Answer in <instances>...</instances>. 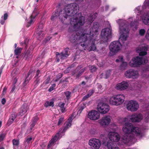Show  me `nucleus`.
<instances>
[{
  "label": "nucleus",
  "mask_w": 149,
  "mask_h": 149,
  "mask_svg": "<svg viewBox=\"0 0 149 149\" xmlns=\"http://www.w3.org/2000/svg\"><path fill=\"white\" fill-rule=\"evenodd\" d=\"M148 6H149V0H146L142 7L139 6L135 9L134 11L136 15V19L134 21L132 17L129 18L127 21L122 19L117 21L119 25L120 40L123 42L128 37L129 25L130 26H132L141 21L145 25H149V11H144L143 10Z\"/></svg>",
  "instance_id": "nucleus-1"
},
{
  "label": "nucleus",
  "mask_w": 149,
  "mask_h": 149,
  "mask_svg": "<svg viewBox=\"0 0 149 149\" xmlns=\"http://www.w3.org/2000/svg\"><path fill=\"white\" fill-rule=\"evenodd\" d=\"M98 28V23L94 22L89 31H84L81 34L77 33L76 34H73L70 36V40L71 42L76 44H80L82 47H85L86 48L88 47V50L89 51H94L96 49L95 44V39L94 36L97 34Z\"/></svg>",
  "instance_id": "nucleus-2"
},
{
  "label": "nucleus",
  "mask_w": 149,
  "mask_h": 149,
  "mask_svg": "<svg viewBox=\"0 0 149 149\" xmlns=\"http://www.w3.org/2000/svg\"><path fill=\"white\" fill-rule=\"evenodd\" d=\"M119 122L123 124L122 130L125 133L124 135L122 137L120 145L127 144V143L132 142L135 136L139 137H142L143 135L140 129L138 127L133 126L130 123L127 122L128 121V118H121L119 120Z\"/></svg>",
  "instance_id": "nucleus-3"
},
{
  "label": "nucleus",
  "mask_w": 149,
  "mask_h": 149,
  "mask_svg": "<svg viewBox=\"0 0 149 149\" xmlns=\"http://www.w3.org/2000/svg\"><path fill=\"white\" fill-rule=\"evenodd\" d=\"M79 9V7L76 3L67 5L65 6L64 8L63 13H62V11L59 13L58 11L55 12L52 16L51 19L52 20H54L59 16V19L63 22L70 16H74L76 14Z\"/></svg>",
  "instance_id": "nucleus-4"
},
{
  "label": "nucleus",
  "mask_w": 149,
  "mask_h": 149,
  "mask_svg": "<svg viewBox=\"0 0 149 149\" xmlns=\"http://www.w3.org/2000/svg\"><path fill=\"white\" fill-rule=\"evenodd\" d=\"M148 48L149 45L143 44L139 46L136 49V51L139 53L140 56H137L132 58L129 63L130 66L132 67H135L147 63V58L141 56L146 55V51Z\"/></svg>",
  "instance_id": "nucleus-5"
},
{
  "label": "nucleus",
  "mask_w": 149,
  "mask_h": 149,
  "mask_svg": "<svg viewBox=\"0 0 149 149\" xmlns=\"http://www.w3.org/2000/svg\"><path fill=\"white\" fill-rule=\"evenodd\" d=\"M72 121V119L70 117L65 122L63 130H62V129H60L58 132L49 141L47 146L48 148H50L57 140L64 135V133L71 126Z\"/></svg>",
  "instance_id": "nucleus-6"
},
{
  "label": "nucleus",
  "mask_w": 149,
  "mask_h": 149,
  "mask_svg": "<svg viewBox=\"0 0 149 149\" xmlns=\"http://www.w3.org/2000/svg\"><path fill=\"white\" fill-rule=\"evenodd\" d=\"M84 22V17L78 14L70 19L71 26L68 29L69 32L76 30L78 28L83 25Z\"/></svg>",
  "instance_id": "nucleus-7"
},
{
  "label": "nucleus",
  "mask_w": 149,
  "mask_h": 149,
  "mask_svg": "<svg viewBox=\"0 0 149 149\" xmlns=\"http://www.w3.org/2000/svg\"><path fill=\"white\" fill-rule=\"evenodd\" d=\"M125 96L123 94L114 95L110 97L109 103L112 105L118 106L122 104L124 101Z\"/></svg>",
  "instance_id": "nucleus-8"
},
{
  "label": "nucleus",
  "mask_w": 149,
  "mask_h": 149,
  "mask_svg": "<svg viewBox=\"0 0 149 149\" xmlns=\"http://www.w3.org/2000/svg\"><path fill=\"white\" fill-rule=\"evenodd\" d=\"M122 47V45L119 41H114L112 42L109 46L110 51V55L112 56L116 54L121 50Z\"/></svg>",
  "instance_id": "nucleus-9"
},
{
  "label": "nucleus",
  "mask_w": 149,
  "mask_h": 149,
  "mask_svg": "<svg viewBox=\"0 0 149 149\" xmlns=\"http://www.w3.org/2000/svg\"><path fill=\"white\" fill-rule=\"evenodd\" d=\"M111 32L110 28L103 29L101 33V40L104 42L107 41L111 37Z\"/></svg>",
  "instance_id": "nucleus-10"
},
{
  "label": "nucleus",
  "mask_w": 149,
  "mask_h": 149,
  "mask_svg": "<svg viewBox=\"0 0 149 149\" xmlns=\"http://www.w3.org/2000/svg\"><path fill=\"white\" fill-rule=\"evenodd\" d=\"M127 109L131 112L136 111L139 107L138 103L136 100H131L129 101L126 104Z\"/></svg>",
  "instance_id": "nucleus-11"
},
{
  "label": "nucleus",
  "mask_w": 149,
  "mask_h": 149,
  "mask_svg": "<svg viewBox=\"0 0 149 149\" xmlns=\"http://www.w3.org/2000/svg\"><path fill=\"white\" fill-rule=\"evenodd\" d=\"M125 77L133 79H138L140 76L139 71L134 69H130L126 71L124 74Z\"/></svg>",
  "instance_id": "nucleus-12"
},
{
  "label": "nucleus",
  "mask_w": 149,
  "mask_h": 149,
  "mask_svg": "<svg viewBox=\"0 0 149 149\" xmlns=\"http://www.w3.org/2000/svg\"><path fill=\"white\" fill-rule=\"evenodd\" d=\"M88 145L92 149H99L101 145V142L98 139L93 138L89 140Z\"/></svg>",
  "instance_id": "nucleus-13"
},
{
  "label": "nucleus",
  "mask_w": 149,
  "mask_h": 149,
  "mask_svg": "<svg viewBox=\"0 0 149 149\" xmlns=\"http://www.w3.org/2000/svg\"><path fill=\"white\" fill-rule=\"evenodd\" d=\"M97 109L99 113L105 114L108 112L110 109V107L107 104L101 102L99 103Z\"/></svg>",
  "instance_id": "nucleus-14"
},
{
  "label": "nucleus",
  "mask_w": 149,
  "mask_h": 149,
  "mask_svg": "<svg viewBox=\"0 0 149 149\" xmlns=\"http://www.w3.org/2000/svg\"><path fill=\"white\" fill-rule=\"evenodd\" d=\"M111 117L109 115H106L98 120V123L100 125L103 127L108 126L111 123Z\"/></svg>",
  "instance_id": "nucleus-15"
},
{
  "label": "nucleus",
  "mask_w": 149,
  "mask_h": 149,
  "mask_svg": "<svg viewBox=\"0 0 149 149\" xmlns=\"http://www.w3.org/2000/svg\"><path fill=\"white\" fill-rule=\"evenodd\" d=\"M128 118L132 122H138L141 121L143 119V116L141 113H134L129 116Z\"/></svg>",
  "instance_id": "nucleus-16"
},
{
  "label": "nucleus",
  "mask_w": 149,
  "mask_h": 149,
  "mask_svg": "<svg viewBox=\"0 0 149 149\" xmlns=\"http://www.w3.org/2000/svg\"><path fill=\"white\" fill-rule=\"evenodd\" d=\"M100 113L97 111L93 110L90 111L88 114V118L91 120H96L100 118Z\"/></svg>",
  "instance_id": "nucleus-17"
},
{
  "label": "nucleus",
  "mask_w": 149,
  "mask_h": 149,
  "mask_svg": "<svg viewBox=\"0 0 149 149\" xmlns=\"http://www.w3.org/2000/svg\"><path fill=\"white\" fill-rule=\"evenodd\" d=\"M108 136L110 140L109 141L117 142L120 139V137L119 134L115 132H110L108 134Z\"/></svg>",
  "instance_id": "nucleus-18"
},
{
  "label": "nucleus",
  "mask_w": 149,
  "mask_h": 149,
  "mask_svg": "<svg viewBox=\"0 0 149 149\" xmlns=\"http://www.w3.org/2000/svg\"><path fill=\"white\" fill-rule=\"evenodd\" d=\"M128 86V82L124 81L117 84L115 88L117 90L122 91L126 89Z\"/></svg>",
  "instance_id": "nucleus-19"
},
{
  "label": "nucleus",
  "mask_w": 149,
  "mask_h": 149,
  "mask_svg": "<svg viewBox=\"0 0 149 149\" xmlns=\"http://www.w3.org/2000/svg\"><path fill=\"white\" fill-rule=\"evenodd\" d=\"M116 61L117 63L120 62H122V64L120 67V70H124L126 68L127 65V63L126 62L123 61V56H119L118 58L116 60Z\"/></svg>",
  "instance_id": "nucleus-20"
},
{
  "label": "nucleus",
  "mask_w": 149,
  "mask_h": 149,
  "mask_svg": "<svg viewBox=\"0 0 149 149\" xmlns=\"http://www.w3.org/2000/svg\"><path fill=\"white\" fill-rule=\"evenodd\" d=\"M43 27V22H40L39 24L38 28L37 29L36 32L37 35L38 36H39L40 38H41L43 34L42 33L43 31L42 29Z\"/></svg>",
  "instance_id": "nucleus-21"
},
{
  "label": "nucleus",
  "mask_w": 149,
  "mask_h": 149,
  "mask_svg": "<svg viewBox=\"0 0 149 149\" xmlns=\"http://www.w3.org/2000/svg\"><path fill=\"white\" fill-rule=\"evenodd\" d=\"M106 146L107 149H119L115 144L111 141H108Z\"/></svg>",
  "instance_id": "nucleus-22"
},
{
  "label": "nucleus",
  "mask_w": 149,
  "mask_h": 149,
  "mask_svg": "<svg viewBox=\"0 0 149 149\" xmlns=\"http://www.w3.org/2000/svg\"><path fill=\"white\" fill-rule=\"evenodd\" d=\"M68 56V53H64L63 52H62L60 54L57 52L56 54V57H60V58L62 59H66Z\"/></svg>",
  "instance_id": "nucleus-23"
},
{
  "label": "nucleus",
  "mask_w": 149,
  "mask_h": 149,
  "mask_svg": "<svg viewBox=\"0 0 149 149\" xmlns=\"http://www.w3.org/2000/svg\"><path fill=\"white\" fill-rule=\"evenodd\" d=\"M16 116L17 114L15 113H13L11 114L7 123L9 125H10L13 123L16 118Z\"/></svg>",
  "instance_id": "nucleus-24"
},
{
  "label": "nucleus",
  "mask_w": 149,
  "mask_h": 149,
  "mask_svg": "<svg viewBox=\"0 0 149 149\" xmlns=\"http://www.w3.org/2000/svg\"><path fill=\"white\" fill-rule=\"evenodd\" d=\"M65 105V104L62 102H60L58 104V106L60 107V109L62 113H64L66 111Z\"/></svg>",
  "instance_id": "nucleus-25"
},
{
  "label": "nucleus",
  "mask_w": 149,
  "mask_h": 149,
  "mask_svg": "<svg viewBox=\"0 0 149 149\" xmlns=\"http://www.w3.org/2000/svg\"><path fill=\"white\" fill-rule=\"evenodd\" d=\"M111 74L110 71V70L107 71L105 74L103 73L102 74L100 75V77L101 78H104L107 79L109 77Z\"/></svg>",
  "instance_id": "nucleus-26"
},
{
  "label": "nucleus",
  "mask_w": 149,
  "mask_h": 149,
  "mask_svg": "<svg viewBox=\"0 0 149 149\" xmlns=\"http://www.w3.org/2000/svg\"><path fill=\"white\" fill-rule=\"evenodd\" d=\"M97 15V13L91 14L88 16V20L90 23L94 21Z\"/></svg>",
  "instance_id": "nucleus-27"
},
{
  "label": "nucleus",
  "mask_w": 149,
  "mask_h": 149,
  "mask_svg": "<svg viewBox=\"0 0 149 149\" xmlns=\"http://www.w3.org/2000/svg\"><path fill=\"white\" fill-rule=\"evenodd\" d=\"M38 14H36L34 12H33L31 16V20L28 23V24L27 25V27H29L31 24L33 22V20L35 19V17Z\"/></svg>",
  "instance_id": "nucleus-28"
},
{
  "label": "nucleus",
  "mask_w": 149,
  "mask_h": 149,
  "mask_svg": "<svg viewBox=\"0 0 149 149\" xmlns=\"http://www.w3.org/2000/svg\"><path fill=\"white\" fill-rule=\"evenodd\" d=\"M27 112V108L25 106L22 107L19 110V114L22 116L24 113H25Z\"/></svg>",
  "instance_id": "nucleus-29"
},
{
  "label": "nucleus",
  "mask_w": 149,
  "mask_h": 149,
  "mask_svg": "<svg viewBox=\"0 0 149 149\" xmlns=\"http://www.w3.org/2000/svg\"><path fill=\"white\" fill-rule=\"evenodd\" d=\"M32 140V138L31 137L27 138L25 142V143L26 145V146L29 145V143L31 142Z\"/></svg>",
  "instance_id": "nucleus-30"
},
{
  "label": "nucleus",
  "mask_w": 149,
  "mask_h": 149,
  "mask_svg": "<svg viewBox=\"0 0 149 149\" xmlns=\"http://www.w3.org/2000/svg\"><path fill=\"white\" fill-rule=\"evenodd\" d=\"M54 105V102L53 101H47L45 103V106L46 107H47L49 106H52V107H53Z\"/></svg>",
  "instance_id": "nucleus-31"
},
{
  "label": "nucleus",
  "mask_w": 149,
  "mask_h": 149,
  "mask_svg": "<svg viewBox=\"0 0 149 149\" xmlns=\"http://www.w3.org/2000/svg\"><path fill=\"white\" fill-rule=\"evenodd\" d=\"M20 72V71L18 69H17L13 70L12 72V74L13 76H15V75L18 74Z\"/></svg>",
  "instance_id": "nucleus-32"
},
{
  "label": "nucleus",
  "mask_w": 149,
  "mask_h": 149,
  "mask_svg": "<svg viewBox=\"0 0 149 149\" xmlns=\"http://www.w3.org/2000/svg\"><path fill=\"white\" fill-rule=\"evenodd\" d=\"M22 48H19L18 47H17L15 50V54L16 55H17L20 53L21 51L22 50Z\"/></svg>",
  "instance_id": "nucleus-33"
},
{
  "label": "nucleus",
  "mask_w": 149,
  "mask_h": 149,
  "mask_svg": "<svg viewBox=\"0 0 149 149\" xmlns=\"http://www.w3.org/2000/svg\"><path fill=\"white\" fill-rule=\"evenodd\" d=\"M145 120L146 122H149V111H148L145 114Z\"/></svg>",
  "instance_id": "nucleus-34"
},
{
  "label": "nucleus",
  "mask_w": 149,
  "mask_h": 149,
  "mask_svg": "<svg viewBox=\"0 0 149 149\" xmlns=\"http://www.w3.org/2000/svg\"><path fill=\"white\" fill-rule=\"evenodd\" d=\"M146 32V30L144 29H142L139 30V34L140 36H143Z\"/></svg>",
  "instance_id": "nucleus-35"
},
{
  "label": "nucleus",
  "mask_w": 149,
  "mask_h": 149,
  "mask_svg": "<svg viewBox=\"0 0 149 149\" xmlns=\"http://www.w3.org/2000/svg\"><path fill=\"white\" fill-rule=\"evenodd\" d=\"M32 57L31 54H29V52L27 51L24 56V58L26 59L31 58Z\"/></svg>",
  "instance_id": "nucleus-36"
},
{
  "label": "nucleus",
  "mask_w": 149,
  "mask_h": 149,
  "mask_svg": "<svg viewBox=\"0 0 149 149\" xmlns=\"http://www.w3.org/2000/svg\"><path fill=\"white\" fill-rule=\"evenodd\" d=\"M13 145L16 146H18L19 142L18 140L14 139L13 140Z\"/></svg>",
  "instance_id": "nucleus-37"
},
{
  "label": "nucleus",
  "mask_w": 149,
  "mask_h": 149,
  "mask_svg": "<svg viewBox=\"0 0 149 149\" xmlns=\"http://www.w3.org/2000/svg\"><path fill=\"white\" fill-rule=\"evenodd\" d=\"M64 94L67 99H69L71 93L68 91L64 92Z\"/></svg>",
  "instance_id": "nucleus-38"
},
{
  "label": "nucleus",
  "mask_w": 149,
  "mask_h": 149,
  "mask_svg": "<svg viewBox=\"0 0 149 149\" xmlns=\"http://www.w3.org/2000/svg\"><path fill=\"white\" fill-rule=\"evenodd\" d=\"M85 106L83 104V106H81L80 108H79L78 109V113L79 114H80L82 110L84 109L85 107Z\"/></svg>",
  "instance_id": "nucleus-39"
},
{
  "label": "nucleus",
  "mask_w": 149,
  "mask_h": 149,
  "mask_svg": "<svg viewBox=\"0 0 149 149\" xmlns=\"http://www.w3.org/2000/svg\"><path fill=\"white\" fill-rule=\"evenodd\" d=\"M94 92V90L93 89L90 90L88 91L87 95L88 96V97H90L92 95Z\"/></svg>",
  "instance_id": "nucleus-40"
},
{
  "label": "nucleus",
  "mask_w": 149,
  "mask_h": 149,
  "mask_svg": "<svg viewBox=\"0 0 149 149\" xmlns=\"http://www.w3.org/2000/svg\"><path fill=\"white\" fill-rule=\"evenodd\" d=\"M64 120L63 118H60L58 120V122L57 124L58 125H59L62 124Z\"/></svg>",
  "instance_id": "nucleus-41"
},
{
  "label": "nucleus",
  "mask_w": 149,
  "mask_h": 149,
  "mask_svg": "<svg viewBox=\"0 0 149 149\" xmlns=\"http://www.w3.org/2000/svg\"><path fill=\"white\" fill-rule=\"evenodd\" d=\"M85 68H84L81 69L79 72L78 74H77V77H79V76H80L81 75V73L84 72V70H85Z\"/></svg>",
  "instance_id": "nucleus-42"
},
{
  "label": "nucleus",
  "mask_w": 149,
  "mask_h": 149,
  "mask_svg": "<svg viewBox=\"0 0 149 149\" xmlns=\"http://www.w3.org/2000/svg\"><path fill=\"white\" fill-rule=\"evenodd\" d=\"M5 136V134H0V141H2L3 140Z\"/></svg>",
  "instance_id": "nucleus-43"
},
{
  "label": "nucleus",
  "mask_w": 149,
  "mask_h": 149,
  "mask_svg": "<svg viewBox=\"0 0 149 149\" xmlns=\"http://www.w3.org/2000/svg\"><path fill=\"white\" fill-rule=\"evenodd\" d=\"M145 37L147 40L149 41V29L147 30Z\"/></svg>",
  "instance_id": "nucleus-44"
},
{
  "label": "nucleus",
  "mask_w": 149,
  "mask_h": 149,
  "mask_svg": "<svg viewBox=\"0 0 149 149\" xmlns=\"http://www.w3.org/2000/svg\"><path fill=\"white\" fill-rule=\"evenodd\" d=\"M90 68L92 72L95 71L96 70V68L94 66H91Z\"/></svg>",
  "instance_id": "nucleus-45"
},
{
  "label": "nucleus",
  "mask_w": 149,
  "mask_h": 149,
  "mask_svg": "<svg viewBox=\"0 0 149 149\" xmlns=\"http://www.w3.org/2000/svg\"><path fill=\"white\" fill-rule=\"evenodd\" d=\"M38 118L37 116L35 117L33 119V122L36 123L37 121L38 120Z\"/></svg>",
  "instance_id": "nucleus-46"
},
{
  "label": "nucleus",
  "mask_w": 149,
  "mask_h": 149,
  "mask_svg": "<svg viewBox=\"0 0 149 149\" xmlns=\"http://www.w3.org/2000/svg\"><path fill=\"white\" fill-rule=\"evenodd\" d=\"M49 80L50 78L48 77L44 81V83L45 84H48L49 82Z\"/></svg>",
  "instance_id": "nucleus-47"
},
{
  "label": "nucleus",
  "mask_w": 149,
  "mask_h": 149,
  "mask_svg": "<svg viewBox=\"0 0 149 149\" xmlns=\"http://www.w3.org/2000/svg\"><path fill=\"white\" fill-rule=\"evenodd\" d=\"M29 81L28 80L26 79L23 84V86H25L28 83Z\"/></svg>",
  "instance_id": "nucleus-48"
},
{
  "label": "nucleus",
  "mask_w": 149,
  "mask_h": 149,
  "mask_svg": "<svg viewBox=\"0 0 149 149\" xmlns=\"http://www.w3.org/2000/svg\"><path fill=\"white\" fill-rule=\"evenodd\" d=\"M8 14H7V13H5L4 14V16H3L4 20H6L8 18Z\"/></svg>",
  "instance_id": "nucleus-49"
},
{
  "label": "nucleus",
  "mask_w": 149,
  "mask_h": 149,
  "mask_svg": "<svg viewBox=\"0 0 149 149\" xmlns=\"http://www.w3.org/2000/svg\"><path fill=\"white\" fill-rule=\"evenodd\" d=\"M89 97L87 95L85 96L82 98V100L83 101H84L86 100L87 98H88Z\"/></svg>",
  "instance_id": "nucleus-50"
},
{
  "label": "nucleus",
  "mask_w": 149,
  "mask_h": 149,
  "mask_svg": "<svg viewBox=\"0 0 149 149\" xmlns=\"http://www.w3.org/2000/svg\"><path fill=\"white\" fill-rule=\"evenodd\" d=\"M35 125V123H34L32 122V123L31 124L30 126V128L31 129V130H32V129L34 127Z\"/></svg>",
  "instance_id": "nucleus-51"
},
{
  "label": "nucleus",
  "mask_w": 149,
  "mask_h": 149,
  "mask_svg": "<svg viewBox=\"0 0 149 149\" xmlns=\"http://www.w3.org/2000/svg\"><path fill=\"white\" fill-rule=\"evenodd\" d=\"M18 77H17H17H15L14 80V81H13V83L14 84H15L16 82H17V81L18 79Z\"/></svg>",
  "instance_id": "nucleus-52"
},
{
  "label": "nucleus",
  "mask_w": 149,
  "mask_h": 149,
  "mask_svg": "<svg viewBox=\"0 0 149 149\" xmlns=\"http://www.w3.org/2000/svg\"><path fill=\"white\" fill-rule=\"evenodd\" d=\"M95 130L94 129H93L91 130L90 131V132L91 134H95Z\"/></svg>",
  "instance_id": "nucleus-53"
},
{
  "label": "nucleus",
  "mask_w": 149,
  "mask_h": 149,
  "mask_svg": "<svg viewBox=\"0 0 149 149\" xmlns=\"http://www.w3.org/2000/svg\"><path fill=\"white\" fill-rule=\"evenodd\" d=\"M6 102L5 99L4 98H3L1 101V103L2 104H4Z\"/></svg>",
  "instance_id": "nucleus-54"
},
{
  "label": "nucleus",
  "mask_w": 149,
  "mask_h": 149,
  "mask_svg": "<svg viewBox=\"0 0 149 149\" xmlns=\"http://www.w3.org/2000/svg\"><path fill=\"white\" fill-rule=\"evenodd\" d=\"M69 49L68 48H66L64 50L65 52L64 53H66L68 54V51Z\"/></svg>",
  "instance_id": "nucleus-55"
},
{
  "label": "nucleus",
  "mask_w": 149,
  "mask_h": 149,
  "mask_svg": "<svg viewBox=\"0 0 149 149\" xmlns=\"http://www.w3.org/2000/svg\"><path fill=\"white\" fill-rule=\"evenodd\" d=\"M53 90V87H50L49 88V92H51Z\"/></svg>",
  "instance_id": "nucleus-56"
},
{
  "label": "nucleus",
  "mask_w": 149,
  "mask_h": 149,
  "mask_svg": "<svg viewBox=\"0 0 149 149\" xmlns=\"http://www.w3.org/2000/svg\"><path fill=\"white\" fill-rule=\"evenodd\" d=\"M6 88H4L3 90V94H4L6 93Z\"/></svg>",
  "instance_id": "nucleus-57"
},
{
  "label": "nucleus",
  "mask_w": 149,
  "mask_h": 149,
  "mask_svg": "<svg viewBox=\"0 0 149 149\" xmlns=\"http://www.w3.org/2000/svg\"><path fill=\"white\" fill-rule=\"evenodd\" d=\"M98 88L99 89H100L101 88H102V86L100 85V84H98Z\"/></svg>",
  "instance_id": "nucleus-58"
},
{
  "label": "nucleus",
  "mask_w": 149,
  "mask_h": 149,
  "mask_svg": "<svg viewBox=\"0 0 149 149\" xmlns=\"http://www.w3.org/2000/svg\"><path fill=\"white\" fill-rule=\"evenodd\" d=\"M5 23V21L4 20H1V21L0 23L2 24H3Z\"/></svg>",
  "instance_id": "nucleus-59"
},
{
  "label": "nucleus",
  "mask_w": 149,
  "mask_h": 149,
  "mask_svg": "<svg viewBox=\"0 0 149 149\" xmlns=\"http://www.w3.org/2000/svg\"><path fill=\"white\" fill-rule=\"evenodd\" d=\"M39 73H40V71H39V70H38L37 71V73H36V76H38V74H39Z\"/></svg>",
  "instance_id": "nucleus-60"
},
{
  "label": "nucleus",
  "mask_w": 149,
  "mask_h": 149,
  "mask_svg": "<svg viewBox=\"0 0 149 149\" xmlns=\"http://www.w3.org/2000/svg\"><path fill=\"white\" fill-rule=\"evenodd\" d=\"M57 58H56V61L57 62H59V61H60V60H59V58H60V57H57Z\"/></svg>",
  "instance_id": "nucleus-61"
},
{
  "label": "nucleus",
  "mask_w": 149,
  "mask_h": 149,
  "mask_svg": "<svg viewBox=\"0 0 149 149\" xmlns=\"http://www.w3.org/2000/svg\"><path fill=\"white\" fill-rule=\"evenodd\" d=\"M55 84H52V87H53V88H54V87H55Z\"/></svg>",
  "instance_id": "nucleus-62"
},
{
  "label": "nucleus",
  "mask_w": 149,
  "mask_h": 149,
  "mask_svg": "<svg viewBox=\"0 0 149 149\" xmlns=\"http://www.w3.org/2000/svg\"><path fill=\"white\" fill-rule=\"evenodd\" d=\"M81 84L82 85H85V82L84 81H82L81 83Z\"/></svg>",
  "instance_id": "nucleus-63"
},
{
  "label": "nucleus",
  "mask_w": 149,
  "mask_h": 149,
  "mask_svg": "<svg viewBox=\"0 0 149 149\" xmlns=\"http://www.w3.org/2000/svg\"><path fill=\"white\" fill-rule=\"evenodd\" d=\"M109 8V6H106V7H105V8H106V10H107V9H108Z\"/></svg>",
  "instance_id": "nucleus-64"
}]
</instances>
